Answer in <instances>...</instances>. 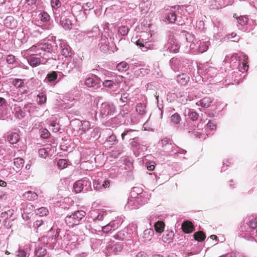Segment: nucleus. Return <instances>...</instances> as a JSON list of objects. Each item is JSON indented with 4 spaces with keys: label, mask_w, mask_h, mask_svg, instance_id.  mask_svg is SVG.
<instances>
[{
    "label": "nucleus",
    "mask_w": 257,
    "mask_h": 257,
    "mask_svg": "<svg viewBox=\"0 0 257 257\" xmlns=\"http://www.w3.org/2000/svg\"><path fill=\"white\" fill-rule=\"evenodd\" d=\"M237 232L238 236L247 240L257 242V215L246 217Z\"/></svg>",
    "instance_id": "obj_1"
},
{
    "label": "nucleus",
    "mask_w": 257,
    "mask_h": 257,
    "mask_svg": "<svg viewBox=\"0 0 257 257\" xmlns=\"http://www.w3.org/2000/svg\"><path fill=\"white\" fill-rule=\"evenodd\" d=\"M198 70L199 74L205 81L208 80L209 82H211L213 80V83H217L222 80L221 79L222 77L221 76L222 74L219 73L217 75L216 68L210 66L207 63L201 67L199 66Z\"/></svg>",
    "instance_id": "obj_2"
},
{
    "label": "nucleus",
    "mask_w": 257,
    "mask_h": 257,
    "mask_svg": "<svg viewBox=\"0 0 257 257\" xmlns=\"http://www.w3.org/2000/svg\"><path fill=\"white\" fill-rule=\"evenodd\" d=\"M31 49L32 51L35 52L36 56L43 58L47 62L51 59L56 60V55L53 54V47L50 43L39 44L36 46H33Z\"/></svg>",
    "instance_id": "obj_3"
},
{
    "label": "nucleus",
    "mask_w": 257,
    "mask_h": 257,
    "mask_svg": "<svg viewBox=\"0 0 257 257\" xmlns=\"http://www.w3.org/2000/svg\"><path fill=\"white\" fill-rule=\"evenodd\" d=\"M94 7V4L93 0L86 3L83 4L82 6L80 5L74 6L71 8V13L75 16L77 20H83L86 17V12Z\"/></svg>",
    "instance_id": "obj_4"
},
{
    "label": "nucleus",
    "mask_w": 257,
    "mask_h": 257,
    "mask_svg": "<svg viewBox=\"0 0 257 257\" xmlns=\"http://www.w3.org/2000/svg\"><path fill=\"white\" fill-rule=\"evenodd\" d=\"M137 229L135 225H129L121 231H118L113 236L116 239L123 241H130L136 236Z\"/></svg>",
    "instance_id": "obj_5"
},
{
    "label": "nucleus",
    "mask_w": 257,
    "mask_h": 257,
    "mask_svg": "<svg viewBox=\"0 0 257 257\" xmlns=\"http://www.w3.org/2000/svg\"><path fill=\"white\" fill-rule=\"evenodd\" d=\"M86 212L83 210H77L70 215L65 217L66 224L70 227H73L84 221Z\"/></svg>",
    "instance_id": "obj_6"
},
{
    "label": "nucleus",
    "mask_w": 257,
    "mask_h": 257,
    "mask_svg": "<svg viewBox=\"0 0 257 257\" xmlns=\"http://www.w3.org/2000/svg\"><path fill=\"white\" fill-rule=\"evenodd\" d=\"M130 145L136 157H139L147 150V144L141 138L135 139L134 141L130 142Z\"/></svg>",
    "instance_id": "obj_7"
},
{
    "label": "nucleus",
    "mask_w": 257,
    "mask_h": 257,
    "mask_svg": "<svg viewBox=\"0 0 257 257\" xmlns=\"http://www.w3.org/2000/svg\"><path fill=\"white\" fill-rule=\"evenodd\" d=\"M62 11L63 10L62 9ZM63 12H55V19L57 23H60L62 26L66 30H70L72 27V23L71 21L66 18V15L70 14L68 11H63Z\"/></svg>",
    "instance_id": "obj_8"
},
{
    "label": "nucleus",
    "mask_w": 257,
    "mask_h": 257,
    "mask_svg": "<svg viewBox=\"0 0 257 257\" xmlns=\"http://www.w3.org/2000/svg\"><path fill=\"white\" fill-rule=\"evenodd\" d=\"M73 189L76 193L89 191L92 190L91 182L87 178L79 180L74 184Z\"/></svg>",
    "instance_id": "obj_9"
},
{
    "label": "nucleus",
    "mask_w": 257,
    "mask_h": 257,
    "mask_svg": "<svg viewBox=\"0 0 257 257\" xmlns=\"http://www.w3.org/2000/svg\"><path fill=\"white\" fill-rule=\"evenodd\" d=\"M180 47L177 40L174 39L173 36H171L168 42L164 45L163 48L164 55L166 56L169 53H176L178 52Z\"/></svg>",
    "instance_id": "obj_10"
},
{
    "label": "nucleus",
    "mask_w": 257,
    "mask_h": 257,
    "mask_svg": "<svg viewBox=\"0 0 257 257\" xmlns=\"http://www.w3.org/2000/svg\"><path fill=\"white\" fill-rule=\"evenodd\" d=\"M115 105L110 102H103L99 107L100 114L103 118L113 115L115 111Z\"/></svg>",
    "instance_id": "obj_11"
},
{
    "label": "nucleus",
    "mask_w": 257,
    "mask_h": 257,
    "mask_svg": "<svg viewBox=\"0 0 257 257\" xmlns=\"http://www.w3.org/2000/svg\"><path fill=\"white\" fill-rule=\"evenodd\" d=\"M188 59L184 57H173L170 60V65L171 69L175 71L179 70L180 68L185 67L186 64H188Z\"/></svg>",
    "instance_id": "obj_12"
},
{
    "label": "nucleus",
    "mask_w": 257,
    "mask_h": 257,
    "mask_svg": "<svg viewBox=\"0 0 257 257\" xmlns=\"http://www.w3.org/2000/svg\"><path fill=\"white\" fill-rule=\"evenodd\" d=\"M119 219H116L115 220L110 221L109 223L103 225L101 227V231L104 233H111V231L116 229L121 224Z\"/></svg>",
    "instance_id": "obj_13"
},
{
    "label": "nucleus",
    "mask_w": 257,
    "mask_h": 257,
    "mask_svg": "<svg viewBox=\"0 0 257 257\" xmlns=\"http://www.w3.org/2000/svg\"><path fill=\"white\" fill-rule=\"evenodd\" d=\"M232 3V2L227 3L225 0H211L209 1L206 4L211 9L219 10L228 5H231Z\"/></svg>",
    "instance_id": "obj_14"
},
{
    "label": "nucleus",
    "mask_w": 257,
    "mask_h": 257,
    "mask_svg": "<svg viewBox=\"0 0 257 257\" xmlns=\"http://www.w3.org/2000/svg\"><path fill=\"white\" fill-rule=\"evenodd\" d=\"M164 150L166 153L169 154L173 153L180 157H181V155H184L187 153L186 150L181 149L176 146L175 144H173L172 143L169 145L166 146V147L164 149Z\"/></svg>",
    "instance_id": "obj_15"
},
{
    "label": "nucleus",
    "mask_w": 257,
    "mask_h": 257,
    "mask_svg": "<svg viewBox=\"0 0 257 257\" xmlns=\"http://www.w3.org/2000/svg\"><path fill=\"white\" fill-rule=\"evenodd\" d=\"M101 80L95 74H92V77H89L85 79L84 84L89 88L98 87Z\"/></svg>",
    "instance_id": "obj_16"
},
{
    "label": "nucleus",
    "mask_w": 257,
    "mask_h": 257,
    "mask_svg": "<svg viewBox=\"0 0 257 257\" xmlns=\"http://www.w3.org/2000/svg\"><path fill=\"white\" fill-rule=\"evenodd\" d=\"M59 46L61 54L65 57H70L72 55L71 47L68 45L65 40H59Z\"/></svg>",
    "instance_id": "obj_17"
},
{
    "label": "nucleus",
    "mask_w": 257,
    "mask_h": 257,
    "mask_svg": "<svg viewBox=\"0 0 257 257\" xmlns=\"http://www.w3.org/2000/svg\"><path fill=\"white\" fill-rule=\"evenodd\" d=\"M163 17L170 23H174L177 20V14L175 7L166 9L163 12Z\"/></svg>",
    "instance_id": "obj_18"
},
{
    "label": "nucleus",
    "mask_w": 257,
    "mask_h": 257,
    "mask_svg": "<svg viewBox=\"0 0 257 257\" xmlns=\"http://www.w3.org/2000/svg\"><path fill=\"white\" fill-rule=\"evenodd\" d=\"M103 136H108L106 138L105 143L109 146L113 145L116 141V137L112 133L110 128H106L102 131Z\"/></svg>",
    "instance_id": "obj_19"
},
{
    "label": "nucleus",
    "mask_w": 257,
    "mask_h": 257,
    "mask_svg": "<svg viewBox=\"0 0 257 257\" xmlns=\"http://www.w3.org/2000/svg\"><path fill=\"white\" fill-rule=\"evenodd\" d=\"M138 131L133 129H125L121 134V136L122 140L128 139L130 142L134 141L135 139H139L138 137Z\"/></svg>",
    "instance_id": "obj_20"
},
{
    "label": "nucleus",
    "mask_w": 257,
    "mask_h": 257,
    "mask_svg": "<svg viewBox=\"0 0 257 257\" xmlns=\"http://www.w3.org/2000/svg\"><path fill=\"white\" fill-rule=\"evenodd\" d=\"M24 94L22 92H21L20 93H16L14 92H11V93L9 94V103L10 105H11V108L14 106V102H20L23 101V95Z\"/></svg>",
    "instance_id": "obj_21"
},
{
    "label": "nucleus",
    "mask_w": 257,
    "mask_h": 257,
    "mask_svg": "<svg viewBox=\"0 0 257 257\" xmlns=\"http://www.w3.org/2000/svg\"><path fill=\"white\" fill-rule=\"evenodd\" d=\"M133 196L136 199L137 204H139L140 206L147 203L150 197V195L147 192H142L137 195L135 194V193H132V196Z\"/></svg>",
    "instance_id": "obj_22"
},
{
    "label": "nucleus",
    "mask_w": 257,
    "mask_h": 257,
    "mask_svg": "<svg viewBox=\"0 0 257 257\" xmlns=\"http://www.w3.org/2000/svg\"><path fill=\"white\" fill-rule=\"evenodd\" d=\"M14 210L10 209L8 207H4L1 208L0 207V217L4 218L5 219H10L12 220L15 219V217L14 216Z\"/></svg>",
    "instance_id": "obj_23"
},
{
    "label": "nucleus",
    "mask_w": 257,
    "mask_h": 257,
    "mask_svg": "<svg viewBox=\"0 0 257 257\" xmlns=\"http://www.w3.org/2000/svg\"><path fill=\"white\" fill-rule=\"evenodd\" d=\"M11 109L15 116L19 119L23 118L26 115L25 111L18 104H14Z\"/></svg>",
    "instance_id": "obj_24"
},
{
    "label": "nucleus",
    "mask_w": 257,
    "mask_h": 257,
    "mask_svg": "<svg viewBox=\"0 0 257 257\" xmlns=\"http://www.w3.org/2000/svg\"><path fill=\"white\" fill-rule=\"evenodd\" d=\"M28 62L31 66L35 67L40 64H45L47 62L40 56H32L29 58Z\"/></svg>",
    "instance_id": "obj_25"
},
{
    "label": "nucleus",
    "mask_w": 257,
    "mask_h": 257,
    "mask_svg": "<svg viewBox=\"0 0 257 257\" xmlns=\"http://www.w3.org/2000/svg\"><path fill=\"white\" fill-rule=\"evenodd\" d=\"M122 170V168H120L118 166H114L111 167L108 170L109 177L111 179L117 178L121 175Z\"/></svg>",
    "instance_id": "obj_26"
},
{
    "label": "nucleus",
    "mask_w": 257,
    "mask_h": 257,
    "mask_svg": "<svg viewBox=\"0 0 257 257\" xmlns=\"http://www.w3.org/2000/svg\"><path fill=\"white\" fill-rule=\"evenodd\" d=\"M12 84L16 88H19L21 92H22L24 94H27L28 93L27 88L24 85V80L23 79L18 78L14 79L12 81Z\"/></svg>",
    "instance_id": "obj_27"
},
{
    "label": "nucleus",
    "mask_w": 257,
    "mask_h": 257,
    "mask_svg": "<svg viewBox=\"0 0 257 257\" xmlns=\"http://www.w3.org/2000/svg\"><path fill=\"white\" fill-rule=\"evenodd\" d=\"M46 247V245L44 244H39L35 248V256L37 257H44L47 254Z\"/></svg>",
    "instance_id": "obj_28"
},
{
    "label": "nucleus",
    "mask_w": 257,
    "mask_h": 257,
    "mask_svg": "<svg viewBox=\"0 0 257 257\" xmlns=\"http://www.w3.org/2000/svg\"><path fill=\"white\" fill-rule=\"evenodd\" d=\"M109 44L108 38L105 36L102 37L101 36V40L98 46L101 52L106 53L108 51L109 49Z\"/></svg>",
    "instance_id": "obj_29"
},
{
    "label": "nucleus",
    "mask_w": 257,
    "mask_h": 257,
    "mask_svg": "<svg viewBox=\"0 0 257 257\" xmlns=\"http://www.w3.org/2000/svg\"><path fill=\"white\" fill-rule=\"evenodd\" d=\"M185 116L188 117L192 121L196 120L199 117V114L192 109L185 108L184 112Z\"/></svg>",
    "instance_id": "obj_30"
},
{
    "label": "nucleus",
    "mask_w": 257,
    "mask_h": 257,
    "mask_svg": "<svg viewBox=\"0 0 257 257\" xmlns=\"http://www.w3.org/2000/svg\"><path fill=\"white\" fill-rule=\"evenodd\" d=\"M139 207V204H137L135 196H132V193H131V196L128 198V201L125 204V208L131 210L138 208Z\"/></svg>",
    "instance_id": "obj_31"
},
{
    "label": "nucleus",
    "mask_w": 257,
    "mask_h": 257,
    "mask_svg": "<svg viewBox=\"0 0 257 257\" xmlns=\"http://www.w3.org/2000/svg\"><path fill=\"white\" fill-rule=\"evenodd\" d=\"M154 234V231L152 228L146 229L144 230L142 238L144 242L151 240Z\"/></svg>",
    "instance_id": "obj_32"
},
{
    "label": "nucleus",
    "mask_w": 257,
    "mask_h": 257,
    "mask_svg": "<svg viewBox=\"0 0 257 257\" xmlns=\"http://www.w3.org/2000/svg\"><path fill=\"white\" fill-rule=\"evenodd\" d=\"M190 77L186 73H181L178 74L177 76V81L178 83L181 85H185L189 81Z\"/></svg>",
    "instance_id": "obj_33"
},
{
    "label": "nucleus",
    "mask_w": 257,
    "mask_h": 257,
    "mask_svg": "<svg viewBox=\"0 0 257 257\" xmlns=\"http://www.w3.org/2000/svg\"><path fill=\"white\" fill-rule=\"evenodd\" d=\"M57 71H52L47 74L46 80L51 84H55L57 83Z\"/></svg>",
    "instance_id": "obj_34"
},
{
    "label": "nucleus",
    "mask_w": 257,
    "mask_h": 257,
    "mask_svg": "<svg viewBox=\"0 0 257 257\" xmlns=\"http://www.w3.org/2000/svg\"><path fill=\"white\" fill-rule=\"evenodd\" d=\"M181 227L183 231L186 233H191L194 230V226L192 223L188 220L184 221Z\"/></svg>",
    "instance_id": "obj_35"
},
{
    "label": "nucleus",
    "mask_w": 257,
    "mask_h": 257,
    "mask_svg": "<svg viewBox=\"0 0 257 257\" xmlns=\"http://www.w3.org/2000/svg\"><path fill=\"white\" fill-rule=\"evenodd\" d=\"M239 75V72L237 71H231L230 73H229L228 78L225 80V81L228 80V84H233V82L237 81L238 83L239 79H237L238 75Z\"/></svg>",
    "instance_id": "obj_36"
},
{
    "label": "nucleus",
    "mask_w": 257,
    "mask_h": 257,
    "mask_svg": "<svg viewBox=\"0 0 257 257\" xmlns=\"http://www.w3.org/2000/svg\"><path fill=\"white\" fill-rule=\"evenodd\" d=\"M213 100L211 97H206L197 102L196 104L202 107L207 108L210 106Z\"/></svg>",
    "instance_id": "obj_37"
},
{
    "label": "nucleus",
    "mask_w": 257,
    "mask_h": 257,
    "mask_svg": "<svg viewBox=\"0 0 257 257\" xmlns=\"http://www.w3.org/2000/svg\"><path fill=\"white\" fill-rule=\"evenodd\" d=\"M122 247L121 244L113 243L109 245L107 247V250L109 252L117 253L121 251Z\"/></svg>",
    "instance_id": "obj_38"
},
{
    "label": "nucleus",
    "mask_w": 257,
    "mask_h": 257,
    "mask_svg": "<svg viewBox=\"0 0 257 257\" xmlns=\"http://www.w3.org/2000/svg\"><path fill=\"white\" fill-rule=\"evenodd\" d=\"M4 24L7 27L11 29H13L16 26V22L12 16L7 17L4 21Z\"/></svg>",
    "instance_id": "obj_39"
},
{
    "label": "nucleus",
    "mask_w": 257,
    "mask_h": 257,
    "mask_svg": "<svg viewBox=\"0 0 257 257\" xmlns=\"http://www.w3.org/2000/svg\"><path fill=\"white\" fill-rule=\"evenodd\" d=\"M23 198L29 201H34L38 198V195L35 192L28 191L23 195Z\"/></svg>",
    "instance_id": "obj_40"
},
{
    "label": "nucleus",
    "mask_w": 257,
    "mask_h": 257,
    "mask_svg": "<svg viewBox=\"0 0 257 257\" xmlns=\"http://www.w3.org/2000/svg\"><path fill=\"white\" fill-rule=\"evenodd\" d=\"M174 236V232L172 231H166L164 232L163 237L162 240L166 243H170L172 241Z\"/></svg>",
    "instance_id": "obj_41"
},
{
    "label": "nucleus",
    "mask_w": 257,
    "mask_h": 257,
    "mask_svg": "<svg viewBox=\"0 0 257 257\" xmlns=\"http://www.w3.org/2000/svg\"><path fill=\"white\" fill-rule=\"evenodd\" d=\"M136 110L141 116L144 115L147 113L146 105L144 103H139L136 107Z\"/></svg>",
    "instance_id": "obj_42"
},
{
    "label": "nucleus",
    "mask_w": 257,
    "mask_h": 257,
    "mask_svg": "<svg viewBox=\"0 0 257 257\" xmlns=\"http://www.w3.org/2000/svg\"><path fill=\"white\" fill-rule=\"evenodd\" d=\"M100 34V30L97 27H94L91 31L86 34V37L88 38H96Z\"/></svg>",
    "instance_id": "obj_43"
},
{
    "label": "nucleus",
    "mask_w": 257,
    "mask_h": 257,
    "mask_svg": "<svg viewBox=\"0 0 257 257\" xmlns=\"http://www.w3.org/2000/svg\"><path fill=\"white\" fill-rule=\"evenodd\" d=\"M129 68V66L127 63L125 61H122L117 64L116 66V70L119 72H124L127 71Z\"/></svg>",
    "instance_id": "obj_44"
},
{
    "label": "nucleus",
    "mask_w": 257,
    "mask_h": 257,
    "mask_svg": "<svg viewBox=\"0 0 257 257\" xmlns=\"http://www.w3.org/2000/svg\"><path fill=\"white\" fill-rule=\"evenodd\" d=\"M154 226L157 232L161 233L164 230L165 224L162 221L158 220L154 222Z\"/></svg>",
    "instance_id": "obj_45"
},
{
    "label": "nucleus",
    "mask_w": 257,
    "mask_h": 257,
    "mask_svg": "<svg viewBox=\"0 0 257 257\" xmlns=\"http://www.w3.org/2000/svg\"><path fill=\"white\" fill-rule=\"evenodd\" d=\"M126 117L118 114L116 116L112 118L111 121L116 124H121L125 122Z\"/></svg>",
    "instance_id": "obj_46"
},
{
    "label": "nucleus",
    "mask_w": 257,
    "mask_h": 257,
    "mask_svg": "<svg viewBox=\"0 0 257 257\" xmlns=\"http://www.w3.org/2000/svg\"><path fill=\"white\" fill-rule=\"evenodd\" d=\"M8 140L12 144H16L20 140L19 135L16 133H11L8 136Z\"/></svg>",
    "instance_id": "obj_47"
},
{
    "label": "nucleus",
    "mask_w": 257,
    "mask_h": 257,
    "mask_svg": "<svg viewBox=\"0 0 257 257\" xmlns=\"http://www.w3.org/2000/svg\"><path fill=\"white\" fill-rule=\"evenodd\" d=\"M107 214L106 211L101 210L98 212L96 216L93 217V219L94 221H102L106 218Z\"/></svg>",
    "instance_id": "obj_48"
},
{
    "label": "nucleus",
    "mask_w": 257,
    "mask_h": 257,
    "mask_svg": "<svg viewBox=\"0 0 257 257\" xmlns=\"http://www.w3.org/2000/svg\"><path fill=\"white\" fill-rule=\"evenodd\" d=\"M51 5L53 9V13L54 16L55 12L57 11L61 12L60 8L61 7V3L59 0H51Z\"/></svg>",
    "instance_id": "obj_49"
},
{
    "label": "nucleus",
    "mask_w": 257,
    "mask_h": 257,
    "mask_svg": "<svg viewBox=\"0 0 257 257\" xmlns=\"http://www.w3.org/2000/svg\"><path fill=\"white\" fill-rule=\"evenodd\" d=\"M198 53H202L208 50L209 44L207 42L198 41Z\"/></svg>",
    "instance_id": "obj_50"
},
{
    "label": "nucleus",
    "mask_w": 257,
    "mask_h": 257,
    "mask_svg": "<svg viewBox=\"0 0 257 257\" xmlns=\"http://www.w3.org/2000/svg\"><path fill=\"white\" fill-rule=\"evenodd\" d=\"M104 79H110L113 80L115 73L107 70L103 69L101 71Z\"/></svg>",
    "instance_id": "obj_51"
},
{
    "label": "nucleus",
    "mask_w": 257,
    "mask_h": 257,
    "mask_svg": "<svg viewBox=\"0 0 257 257\" xmlns=\"http://www.w3.org/2000/svg\"><path fill=\"white\" fill-rule=\"evenodd\" d=\"M149 70L145 68H141L138 70L135 71L134 74L137 77H142L146 74H148Z\"/></svg>",
    "instance_id": "obj_52"
},
{
    "label": "nucleus",
    "mask_w": 257,
    "mask_h": 257,
    "mask_svg": "<svg viewBox=\"0 0 257 257\" xmlns=\"http://www.w3.org/2000/svg\"><path fill=\"white\" fill-rule=\"evenodd\" d=\"M181 120V117L180 115L177 112L174 113L170 116L171 122L174 124H178L180 123Z\"/></svg>",
    "instance_id": "obj_53"
},
{
    "label": "nucleus",
    "mask_w": 257,
    "mask_h": 257,
    "mask_svg": "<svg viewBox=\"0 0 257 257\" xmlns=\"http://www.w3.org/2000/svg\"><path fill=\"white\" fill-rule=\"evenodd\" d=\"M130 105L127 104H123L122 105V108L119 113L120 115L127 117L128 116V112H130Z\"/></svg>",
    "instance_id": "obj_54"
},
{
    "label": "nucleus",
    "mask_w": 257,
    "mask_h": 257,
    "mask_svg": "<svg viewBox=\"0 0 257 257\" xmlns=\"http://www.w3.org/2000/svg\"><path fill=\"white\" fill-rule=\"evenodd\" d=\"M14 165L17 168L16 172L20 171V169L23 166L24 163V160L21 158H17L14 159Z\"/></svg>",
    "instance_id": "obj_55"
},
{
    "label": "nucleus",
    "mask_w": 257,
    "mask_h": 257,
    "mask_svg": "<svg viewBox=\"0 0 257 257\" xmlns=\"http://www.w3.org/2000/svg\"><path fill=\"white\" fill-rule=\"evenodd\" d=\"M102 84L105 88H112L116 87L114 81L110 79H104V80L102 81Z\"/></svg>",
    "instance_id": "obj_56"
},
{
    "label": "nucleus",
    "mask_w": 257,
    "mask_h": 257,
    "mask_svg": "<svg viewBox=\"0 0 257 257\" xmlns=\"http://www.w3.org/2000/svg\"><path fill=\"white\" fill-rule=\"evenodd\" d=\"M81 126L79 128L80 130L81 131L82 133L88 131L91 127V124L88 121H81Z\"/></svg>",
    "instance_id": "obj_57"
},
{
    "label": "nucleus",
    "mask_w": 257,
    "mask_h": 257,
    "mask_svg": "<svg viewBox=\"0 0 257 257\" xmlns=\"http://www.w3.org/2000/svg\"><path fill=\"white\" fill-rule=\"evenodd\" d=\"M237 23L241 26L246 25L249 21L247 16H241L237 18Z\"/></svg>",
    "instance_id": "obj_58"
},
{
    "label": "nucleus",
    "mask_w": 257,
    "mask_h": 257,
    "mask_svg": "<svg viewBox=\"0 0 257 257\" xmlns=\"http://www.w3.org/2000/svg\"><path fill=\"white\" fill-rule=\"evenodd\" d=\"M35 212L40 216H43L47 215L48 213V210L45 207H42L35 210Z\"/></svg>",
    "instance_id": "obj_59"
},
{
    "label": "nucleus",
    "mask_w": 257,
    "mask_h": 257,
    "mask_svg": "<svg viewBox=\"0 0 257 257\" xmlns=\"http://www.w3.org/2000/svg\"><path fill=\"white\" fill-rule=\"evenodd\" d=\"M47 98L46 94L44 92L39 93L37 95V101L40 104H42L46 102Z\"/></svg>",
    "instance_id": "obj_60"
},
{
    "label": "nucleus",
    "mask_w": 257,
    "mask_h": 257,
    "mask_svg": "<svg viewBox=\"0 0 257 257\" xmlns=\"http://www.w3.org/2000/svg\"><path fill=\"white\" fill-rule=\"evenodd\" d=\"M39 18L42 22H47L50 20V16L49 14L45 12H43L39 14Z\"/></svg>",
    "instance_id": "obj_61"
},
{
    "label": "nucleus",
    "mask_w": 257,
    "mask_h": 257,
    "mask_svg": "<svg viewBox=\"0 0 257 257\" xmlns=\"http://www.w3.org/2000/svg\"><path fill=\"white\" fill-rule=\"evenodd\" d=\"M199 45L198 44V41L195 40V42H193L190 45V49L194 53H198V47Z\"/></svg>",
    "instance_id": "obj_62"
},
{
    "label": "nucleus",
    "mask_w": 257,
    "mask_h": 257,
    "mask_svg": "<svg viewBox=\"0 0 257 257\" xmlns=\"http://www.w3.org/2000/svg\"><path fill=\"white\" fill-rule=\"evenodd\" d=\"M129 31V28L125 26H121L118 29V33L121 36L126 35Z\"/></svg>",
    "instance_id": "obj_63"
},
{
    "label": "nucleus",
    "mask_w": 257,
    "mask_h": 257,
    "mask_svg": "<svg viewBox=\"0 0 257 257\" xmlns=\"http://www.w3.org/2000/svg\"><path fill=\"white\" fill-rule=\"evenodd\" d=\"M68 166V162L66 159H60L57 162V166L60 169H63Z\"/></svg>",
    "instance_id": "obj_64"
}]
</instances>
